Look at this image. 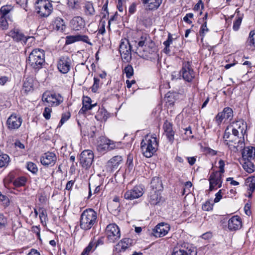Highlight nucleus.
<instances>
[{
    "instance_id": "5",
    "label": "nucleus",
    "mask_w": 255,
    "mask_h": 255,
    "mask_svg": "<svg viewBox=\"0 0 255 255\" xmlns=\"http://www.w3.org/2000/svg\"><path fill=\"white\" fill-rule=\"evenodd\" d=\"M232 132V135L234 137L229 140V142H227V145H228L230 149L234 152H237L239 150L243 149L244 147V136L239 137V133L240 132L239 130L233 128L231 129Z\"/></svg>"
},
{
    "instance_id": "54",
    "label": "nucleus",
    "mask_w": 255,
    "mask_h": 255,
    "mask_svg": "<svg viewBox=\"0 0 255 255\" xmlns=\"http://www.w3.org/2000/svg\"><path fill=\"white\" fill-rule=\"evenodd\" d=\"M213 204L210 201H207L202 205V208L206 211H209L213 209Z\"/></svg>"
},
{
    "instance_id": "24",
    "label": "nucleus",
    "mask_w": 255,
    "mask_h": 255,
    "mask_svg": "<svg viewBox=\"0 0 255 255\" xmlns=\"http://www.w3.org/2000/svg\"><path fill=\"white\" fill-rule=\"evenodd\" d=\"M163 128L167 139L172 143L174 139V131L173 130L172 124L166 120L163 124Z\"/></svg>"
},
{
    "instance_id": "9",
    "label": "nucleus",
    "mask_w": 255,
    "mask_h": 255,
    "mask_svg": "<svg viewBox=\"0 0 255 255\" xmlns=\"http://www.w3.org/2000/svg\"><path fill=\"white\" fill-rule=\"evenodd\" d=\"M115 143L104 136L99 137L97 141V149L99 152H105L116 148Z\"/></svg>"
},
{
    "instance_id": "15",
    "label": "nucleus",
    "mask_w": 255,
    "mask_h": 255,
    "mask_svg": "<svg viewBox=\"0 0 255 255\" xmlns=\"http://www.w3.org/2000/svg\"><path fill=\"white\" fill-rule=\"evenodd\" d=\"M223 174L218 171L213 172L209 178V190L213 191L217 188H220L222 184Z\"/></svg>"
},
{
    "instance_id": "7",
    "label": "nucleus",
    "mask_w": 255,
    "mask_h": 255,
    "mask_svg": "<svg viewBox=\"0 0 255 255\" xmlns=\"http://www.w3.org/2000/svg\"><path fill=\"white\" fill-rule=\"evenodd\" d=\"M37 12L41 17H47L51 13L53 7L51 3L47 0H39L35 4Z\"/></svg>"
},
{
    "instance_id": "45",
    "label": "nucleus",
    "mask_w": 255,
    "mask_h": 255,
    "mask_svg": "<svg viewBox=\"0 0 255 255\" xmlns=\"http://www.w3.org/2000/svg\"><path fill=\"white\" fill-rule=\"evenodd\" d=\"M77 36L78 41H82L89 44L90 45H92V43L91 42L90 40L87 35L78 34H77Z\"/></svg>"
},
{
    "instance_id": "12",
    "label": "nucleus",
    "mask_w": 255,
    "mask_h": 255,
    "mask_svg": "<svg viewBox=\"0 0 255 255\" xmlns=\"http://www.w3.org/2000/svg\"><path fill=\"white\" fill-rule=\"evenodd\" d=\"M144 193V188L142 185L134 186L130 190H127L124 195L126 200H133L141 197Z\"/></svg>"
},
{
    "instance_id": "6",
    "label": "nucleus",
    "mask_w": 255,
    "mask_h": 255,
    "mask_svg": "<svg viewBox=\"0 0 255 255\" xmlns=\"http://www.w3.org/2000/svg\"><path fill=\"white\" fill-rule=\"evenodd\" d=\"M146 40V37L142 36L138 43L137 50L139 53V56L143 58L148 57V54H152L156 50L154 43L151 41L150 45L147 46Z\"/></svg>"
},
{
    "instance_id": "8",
    "label": "nucleus",
    "mask_w": 255,
    "mask_h": 255,
    "mask_svg": "<svg viewBox=\"0 0 255 255\" xmlns=\"http://www.w3.org/2000/svg\"><path fill=\"white\" fill-rule=\"evenodd\" d=\"M105 233L108 241L110 243H115L121 237L120 228L116 224L108 225L106 227Z\"/></svg>"
},
{
    "instance_id": "4",
    "label": "nucleus",
    "mask_w": 255,
    "mask_h": 255,
    "mask_svg": "<svg viewBox=\"0 0 255 255\" xmlns=\"http://www.w3.org/2000/svg\"><path fill=\"white\" fill-rule=\"evenodd\" d=\"M195 72L189 62L183 63L182 67L179 73L174 72L172 74L173 79H178V77L182 76L183 80L188 82H191L195 78Z\"/></svg>"
},
{
    "instance_id": "57",
    "label": "nucleus",
    "mask_w": 255,
    "mask_h": 255,
    "mask_svg": "<svg viewBox=\"0 0 255 255\" xmlns=\"http://www.w3.org/2000/svg\"><path fill=\"white\" fill-rule=\"evenodd\" d=\"M231 127L230 126L228 127L227 128L225 129L223 138L225 139V143L227 145V142H229V140H228L227 139L229 138L230 137V130Z\"/></svg>"
},
{
    "instance_id": "29",
    "label": "nucleus",
    "mask_w": 255,
    "mask_h": 255,
    "mask_svg": "<svg viewBox=\"0 0 255 255\" xmlns=\"http://www.w3.org/2000/svg\"><path fill=\"white\" fill-rule=\"evenodd\" d=\"M150 191L156 192H161L163 189L162 182L159 178L157 177H153L150 182Z\"/></svg>"
},
{
    "instance_id": "13",
    "label": "nucleus",
    "mask_w": 255,
    "mask_h": 255,
    "mask_svg": "<svg viewBox=\"0 0 255 255\" xmlns=\"http://www.w3.org/2000/svg\"><path fill=\"white\" fill-rule=\"evenodd\" d=\"M42 101L49 104L51 106H57L63 101L60 95L50 92H45L42 96Z\"/></svg>"
},
{
    "instance_id": "61",
    "label": "nucleus",
    "mask_w": 255,
    "mask_h": 255,
    "mask_svg": "<svg viewBox=\"0 0 255 255\" xmlns=\"http://www.w3.org/2000/svg\"><path fill=\"white\" fill-rule=\"evenodd\" d=\"M172 36L170 33H169L167 39L163 42V45L166 47H169L170 45L172 43Z\"/></svg>"
},
{
    "instance_id": "49",
    "label": "nucleus",
    "mask_w": 255,
    "mask_h": 255,
    "mask_svg": "<svg viewBox=\"0 0 255 255\" xmlns=\"http://www.w3.org/2000/svg\"><path fill=\"white\" fill-rule=\"evenodd\" d=\"M249 45H253L255 47V31H252L250 32L249 37L248 40Z\"/></svg>"
},
{
    "instance_id": "27",
    "label": "nucleus",
    "mask_w": 255,
    "mask_h": 255,
    "mask_svg": "<svg viewBox=\"0 0 255 255\" xmlns=\"http://www.w3.org/2000/svg\"><path fill=\"white\" fill-rule=\"evenodd\" d=\"M13 10V7L11 5H5L1 7L0 9V16L8 18L11 20L12 12Z\"/></svg>"
},
{
    "instance_id": "63",
    "label": "nucleus",
    "mask_w": 255,
    "mask_h": 255,
    "mask_svg": "<svg viewBox=\"0 0 255 255\" xmlns=\"http://www.w3.org/2000/svg\"><path fill=\"white\" fill-rule=\"evenodd\" d=\"M93 240L94 241L95 248H97L98 246L103 245L104 243V239L103 238H99L97 240L94 238Z\"/></svg>"
},
{
    "instance_id": "36",
    "label": "nucleus",
    "mask_w": 255,
    "mask_h": 255,
    "mask_svg": "<svg viewBox=\"0 0 255 255\" xmlns=\"http://www.w3.org/2000/svg\"><path fill=\"white\" fill-rule=\"evenodd\" d=\"M84 11L87 15H93L95 13V10L93 4L91 2H86L84 6Z\"/></svg>"
},
{
    "instance_id": "25",
    "label": "nucleus",
    "mask_w": 255,
    "mask_h": 255,
    "mask_svg": "<svg viewBox=\"0 0 255 255\" xmlns=\"http://www.w3.org/2000/svg\"><path fill=\"white\" fill-rule=\"evenodd\" d=\"M242 153L243 160H252L255 156V148L252 146L243 147Z\"/></svg>"
},
{
    "instance_id": "42",
    "label": "nucleus",
    "mask_w": 255,
    "mask_h": 255,
    "mask_svg": "<svg viewBox=\"0 0 255 255\" xmlns=\"http://www.w3.org/2000/svg\"><path fill=\"white\" fill-rule=\"evenodd\" d=\"M26 181V178L23 176H21L15 179L13 182V185L15 187L22 186L25 185Z\"/></svg>"
},
{
    "instance_id": "53",
    "label": "nucleus",
    "mask_w": 255,
    "mask_h": 255,
    "mask_svg": "<svg viewBox=\"0 0 255 255\" xmlns=\"http://www.w3.org/2000/svg\"><path fill=\"white\" fill-rule=\"evenodd\" d=\"M8 20H9L8 18L0 16V26L3 29L7 28L8 26Z\"/></svg>"
},
{
    "instance_id": "64",
    "label": "nucleus",
    "mask_w": 255,
    "mask_h": 255,
    "mask_svg": "<svg viewBox=\"0 0 255 255\" xmlns=\"http://www.w3.org/2000/svg\"><path fill=\"white\" fill-rule=\"evenodd\" d=\"M193 17V14L192 13H187L186 15L183 17V20L187 23L191 24L192 21L189 18H192Z\"/></svg>"
},
{
    "instance_id": "59",
    "label": "nucleus",
    "mask_w": 255,
    "mask_h": 255,
    "mask_svg": "<svg viewBox=\"0 0 255 255\" xmlns=\"http://www.w3.org/2000/svg\"><path fill=\"white\" fill-rule=\"evenodd\" d=\"M70 117V114L69 113L62 114L61 119L59 123V126H61L65 122H66Z\"/></svg>"
},
{
    "instance_id": "19",
    "label": "nucleus",
    "mask_w": 255,
    "mask_h": 255,
    "mask_svg": "<svg viewBox=\"0 0 255 255\" xmlns=\"http://www.w3.org/2000/svg\"><path fill=\"white\" fill-rule=\"evenodd\" d=\"M57 160L56 154L52 152L44 153L40 158L41 164L45 166H53Z\"/></svg>"
},
{
    "instance_id": "37",
    "label": "nucleus",
    "mask_w": 255,
    "mask_h": 255,
    "mask_svg": "<svg viewBox=\"0 0 255 255\" xmlns=\"http://www.w3.org/2000/svg\"><path fill=\"white\" fill-rule=\"evenodd\" d=\"M54 26L57 30L63 31L65 28L64 20L59 17L55 19L54 22Z\"/></svg>"
},
{
    "instance_id": "16",
    "label": "nucleus",
    "mask_w": 255,
    "mask_h": 255,
    "mask_svg": "<svg viewBox=\"0 0 255 255\" xmlns=\"http://www.w3.org/2000/svg\"><path fill=\"white\" fill-rule=\"evenodd\" d=\"M72 60L68 56H62L60 57L57 63L59 71L63 74L67 73L71 67Z\"/></svg>"
},
{
    "instance_id": "51",
    "label": "nucleus",
    "mask_w": 255,
    "mask_h": 255,
    "mask_svg": "<svg viewBox=\"0 0 255 255\" xmlns=\"http://www.w3.org/2000/svg\"><path fill=\"white\" fill-rule=\"evenodd\" d=\"M77 34L74 35L67 36L66 38V44H70L77 42Z\"/></svg>"
},
{
    "instance_id": "56",
    "label": "nucleus",
    "mask_w": 255,
    "mask_h": 255,
    "mask_svg": "<svg viewBox=\"0 0 255 255\" xmlns=\"http://www.w3.org/2000/svg\"><path fill=\"white\" fill-rule=\"evenodd\" d=\"M52 112V109L49 107H46L44 109L43 113V116L46 120L50 119L51 113Z\"/></svg>"
},
{
    "instance_id": "43",
    "label": "nucleus",
    "mask_w": 255,
    "mask_h": 255,
    "mask_svg": "<svg viewBox=\"0 0 255 255\" xmlns=\"http://www.w3.org/2000/svg\"><path fill=\"white\" fill-rule=\"evenodd\" d=\"M209 31V29L207 26V21H204L200 28L199 33L200 36L202 37V40L205 36V34Z\"/></svg>"
},
{
    "instance_id": "30",
    "label": "nucleus",
    "mask_w": 255,
    "mask_h": 255,
    "mask_svg": "<svg viewBox=\"0 0 255 255\" xmlns=\"http://www.w3.org/2000/svg\"><path fill=\"white\" fill-rule=\"evenodd\" d=\"M92 100L89 97H83V106L79 111V113L84 114L87 111L91 110L95 104H91Z\"/></svg>"
},
{
    "instance_id": "1",
    "label": "nucleus",
    "mask_w": 255,
    "mask_h": 255,
    "mask_svg": "<svg viewBox=\"0 0 255 255\" xmlns=\"http://www.w3.org/2000/svg\"><path fill=\"white\" fill-rule=\"evenodd\" d=\"M97 222V213L92 208L85 209L81 214L79 225L80 228L83 230H89L96 225Z\"/></svg>"
},
{
    "instance_id": "52",
    "label": "nucleus",
    "mask_w": 255,
    "mask_h": 255,
    "mask_svg": "<svg viewBox=\"0 0 255 255\" xmlns=\"http://www.w3.org/2000/svg\"><path fill=\"white\" fill-rule=\"evenodd\" d=\"M100 79L98 78H94V84L91 88L92 91L96 93L99 88Z\"/></svg>"
},
{
    "instance_id": "60",
    "label": "nucleus",
    "mask_w": 255,
    "mask_h": 255,
    "mask_svg": "<svg viewBox=\"0 0 255 255\" xmlns=\"http://www.w3.org/2000/svg\"><path fill=\"white\" fill-rule=\"evenodd\" d=\"M41 211L40 212L39 218L41 222L42 223L43 222H45L47 218L46 212L45 210L40 209Z\"/></svg>"
},
{
    "instance_id": "23",
    "label": "nucleus",
    "mask_w": 255,
    "mask_h": 255,
    "mask_svg": "<svg viewBox=\"0 0 255 255\" xmlns=\"http://www.w3.org/2000/svg\"><path fill=\"white\" fill-rule=\"evenodd\" d=\"M131 245V240L125 238L121 240L115 246V250L118 252H124Z\"/></svg>"
},
{
    "instance_id": "33",
    "label": "nucleus",
    "mask_w": 255,
    "mask_h": 255,
    "mask_svg": "<svg viewBox=\"0 0 255 255\" xmlns=\"http://www.w3.org/2000/svg\"><path fill=\"white\" fill-rule=\"evenodd\" d=\"M142 1L143 4H148L149 9L155 10L161 5L162 0H142Z\"/></svg>"
},
{
    "instance_id": "22",
    "label": "nucleus",
    "mask_w": 255,
    "mask_h": 255,
    "mask_svg": "<svg viewBox=\"0 0 255 255\" xmlns=\"http://www.w3.org/2000/svg\"><path fill=\"white\" fill-rule=\"evenodd\" d=\"M242 227L241 219L238 216H234L228 221V228L230 231H234L240 229Z\"/></svg>"
},
{
    "instance_id": "55",
    "label": "nucleus",
    "mask_w": 255,
    "mask_h": 255,
    "mask_svg": "<svg viewBox=\"0 0 255 255\" xmlns=\"http://www.w3.org/2000/svg\"><path fill=\"white\" fill-rule=\"evenodd\" d=\"M108 1L107 0L106 3L103 5L102 7L101 15L103 18H106L107 15L109 14V12L108 11Z\"/></svg>"
},
{
    "instance_id": "34",
    "label": "nucleus",
    "mask_w": 255,
    "mask_h": 255,
    "mask_svg": "<svg viewBox=\"0 0 255 255\" xmlns=\"http://www.w3.org/2000/svg\"><path fill=\"white\" fill-rule=\"evenodd\" d=\"M35 81L33 77H28L24 81L23 87L25 92H29L33 89Z\"/></svg>"
},
{
    "instance_id": "28",
    "label": "nucleus",
    "mask_w": 255,
    "mask_h": 255,
    "mask_svg": "<svg viewBox=\"0 0 255 255\" xmlns=\"http://www.w3.org/2000/svg\"><path fill=\"white\" fill-rule=\"evenodd\" d=\"M230 127L238 129L240 132L242 136H244L246 133L247 125L243 121H238L233 123Z\"/></svg>"
},
{
    "instance_id": "46",
    "label": "nucleus",
    "mask_w": 255,
    "mask_h": 255,
    "mask_svg": "<svg viewBox=\"0 0 255 255\" xmlns=\"http://www.w3.org/2000/svg\"><path fill=\"white\" fill-rule=\"evenodd\" d=\"M26 168L27 170L33 174H35L38 171V168L36 165L32 162H28L27 163Z\"/></svg>"
},
{
    "instance_id": "47",
    "label": "nucleus",
    "mask_w": 255,
    "mask_h": 255,
    "mask_svg": "<svg viewBox=\"0 0 255 255\" xmlns=\"http://www.w3.org/2000/svg\"><path fill=\"white\" fill-rule=\"evenodd\" d=\"M242 21V17L241 16H238L236 18L235 20L234 21L233 29L234 31H238L241 24Z\"/></svg>"
},
{
    "instance_id": "35",
    "label": "nucleus",
    "mask_w": 255,
    "mask_h": 255,
    "mask_svg": "<svg viewBox=\"0 0 255 255\" xmlns=\"http://www.w3.org/2000/svg\"><path fill=\"white\" fill-rule=\"evenodd\" d=\"M252 160H243V167L248 173H252L254 171L255 167Z\"/></svg>"
},
{
    "instance_id": "38",
    "label": "nucleus",
    "mask_w": 255,
    "mask_h": 255,
    "mask_svg": "<svg viewBox=\"0 0 255 255\" xmlns=\"http://www.w3.org/2000/svg\"><path fill=\"white\" fill-rule=\"evenodd\" d=\"M14 178L15 175L14 173H9L3 180L4 186L7 188H9L10 184L12 182L13 183V181L14 180Z\"/></svg>"
},
{
    "instance_id": "44",
    "label": "nucleus",
    "mask_w": 255,
    "mask_h": 255,
    "mask_svg": "<svg viewBox=\"0 0 255 255\" xmlns=\"http://www.w3.org/2000/svg\"><path fill=\"white\" fill-rule=\"evenodd\" d=\"M247 183H248L249 190L252 193L255 189V176L248 178Z\"/></svg>"
},
{
    "instance_id": "10",
    "label": "nucleus",
    "mask_w": 255,
    "mask_h": 255,
    "mask_svg": "<svg viewBox=\"0 0 255 255\" xmlns=\"http://www.w3.org/2000/svg\"><path fill=\"white\" fill-rule=\"evenodd\" d=\"M119 51L124 62H128L131 59V46L128 39H122L121 41Z\"/></svg>"
},
{
    "instance_id": "18",
    "label": "nucleus",
    "mask_w": 255,
    "mask_h": 255,
    "mask_svg": "<svg viewBox=\"0 0 255 255\" xmlns=\"http://www.w3.org/2000/svg\"><path fill=\"white\" fill-rule=\"evenodd\" d=\"M170 225L163 222L157 224L153 230V234L156 238H160L165 236L170 230Z\"/></svg>"
},
{
    "instance_id": "2",
    "label": "nucleus",
    "mask_w": 255,
    "mask_h": 255,
    "mask_svg": "<svg viewBox=\"0 0 255 255\" xmlns=\"http://www.w3.org/2000/svg\"><path fill=\"white\" fill-rule=\"evenodd\" d=\"M158 146L156 138L155 136L146 135L140 143L143 155L149 158L156 152Z\"/></svg>"
},
{
    "instance_id": "48",
    "label": "nucleus",
    "mask_w": 255,
    "mask_h": 255,
    "mask_svg": "<svg viewBox=\"0 0 255 255\" xmlns=\"http://www.w3.org/2000/svg\"><path fill=\"white\" fill-rule=\"evenodd\" d=\"M124 71L126 74V76L128 78H130L133 75V69L130 65H127L125 68Z\"/></svg>"
},
{
    "instance_id": "58",
    "label": "nucleus",
    "mask_w": 255,
    "mask_h": 255,
    "mask_svg": "<svg viewBox=\"0 0 255 255\" xmlns=\"http://www.w3.org/2000/svg\"><path fill=\"white\" fill-rule=\"evenodd\" d=\"M31 231L35 233L38 239H40V226H32L31 228Z\"/></svg>"
},
{
    "instance_id": "39",
    "label": "nucleus",
    "mask_w": 255,
    "mask_h": 255,
    "mask_svg": "<svg viewBox=\"0 0 255 255\" xmlns=\"http://www.w3.org/2000/svg\"><path fill=\"white\" fill-rule=\"evenodd\" d=\"M9 161L10 158L8 155L6 154L0 155V168L7 166Z\"/></svg>"
},
{
    "instance_id": "14",
    "label": "nucleus",
    "mask_w": 255,
    "mask_h": 255,
    "mask_svg": "<svg viewBox=\"0 0 255 255\" xmlns=\"http://www.w3.org/2000/svg\"><path fill=\"white\" fill-rule=\"evenodd\" d=\"M94 153L91 150H85L80 155V163L86 169L89 168L92 165L94 159Z\"/></svg>"
},
{
    "instance_id": "50",
    "label": "nucleus",
    "mask_w": 255,
    "mask_h": 255,
    "mask_svg": "<svg viewBox=\"0 0 255 255\" xmlns=\"http://www.w3.org/2000/svg\"><path fill=\"white\" fill-rule=\"evenodd\" d=\"M7 224V219L3 215L0 214V230L4 229Z\"/></svg>"
},
{
    "instance_id": "62",
    "label": "nucleus",
    "mask_w": 255,
    "mask_h": 255,
    "mask_svg": "<svg viewBox=\"0 0 255 255\" xmlns=\"http://www.w3.org/2000/svg\"><path fill=\"white\" fill-rule=\"evenodd\" d=\"M225 162L224 160L220 159L219 161V171H218L222 174H223V173L225 172Z\"/></svg>"
},
{
    "instance_id": "41",
    "label": "nucleus",
    "mask_w": 255,
    "mask_h": 255,
    "mask_svg": "<svg viewBox=\"0 0 255 255\" xmlns=\"http://www.w3.org/2000/svg\"><path fill=\"white\" fill-rule=\"evenodd\" d=\"M96 248L94 246V241L92 240L88 246L84 250L81 255H88L90 252L94 251Z\"/></svg>"
},
{
    "instance_id": "26",
    "label": "nucleus",
    "mask_w": 255,
    "mask_h": 255,
    "mask_svg": "<svg viewBox=\"0 0 255 255\" xmlns=\"http://www.w3.org/2000/svg\"><path fill=\"white\" fill-rule=\"evenodd\" d=\"M161 192L150 191L148 196L149 202L153 205H157L162 200Z\"/></svg>"
},
{
    "instance_id": "31",
    "label": "nucleus",
    "mask_w": 255,
    "mask_h": 255,
    "mask_svg": "<svg viewBox=\"0 0 255 255\" xmlns=\"http://www.w3.org/2000/svg\"><path fill=\"white\" fill-rule=\"evenodd\" d=\"M10 35L16 41L25 42L27 40L26 37L18 29H14L10 32Z\"/></svg>"
},
{
    "instance_id": "21",
    "label": "nucleus",
    "mask_w": 255,
    "mask_h": 255,
    "mask_svg": "<svg viewBox=\"0 0 255 255\" xmlns=\"http://www.w3.org/2000/svg\"><path fill=\"white\" fill-rule=\"evenodd\" d=\"M70 25L72 29L75 31H79L83 29L85 26L84 19L81 16H75L70 22Z\"/></svg>"
},
{
    "instance_id": "17",
    "label": "nucleus",
    "mask_w": 255,
    "mask_h": 255,
    "mask_svg": "<svg viewBox=\"0 0 255 255\" xmlns=\"http://www.w3.org/2000/svg\"><path fill=\"white\" fill-rule=\"evenodd\" d=\"M22 119L15 114H12L7 120L6 125L8 128L10 130L18 129L21 125Z\"/></svg>"
},
{
    "instance_id": "3",
    "label": "nucleus",
    "mask_w": 255,
    "mask_h": 255,
    "mask_svg": "<svg viewBox=\"0 0 255 255\" xmlns=\"http://www.w3.org/2000/svg\"><path fill=\"white\" fill-rule=\"evenodd\" d=\"M45 62V53L41 49H33L29 55L28 64L35 70L38 71L42 67Z\"/></svg>"
},
{
    "instance_id": "20",
    "label": "nucleus",
    "mask_w": 255,
    "mask_h": 255,
    "mask_svg": "<svg viewBox=\"0 0 255 255\" xmlns=\"http://www.w3.org/2000/svg\"><path fill=\"white\" fill-rule=\"evenodd\" d=\"M233 116V112L229 107L225 108L223 112L219 113L215 117V120L218 124L220 125L224 119L231 120Z\"/></svg>"
},
{
    "instance_id": "11",
    "label": "nucleus",
    "mask_w": 255,
    "mask_h": 255,
    "mask_svg": "<svg viewBox=\"0 0 255 255\" xmlns=\"http://www.w3.org/2000/svg\"><path fill=\"white\" fill-rule=\"evenodd\" d=\"M172 255H197V252L189 244L183 243L174 248Z\"/></svg>"
},
{
    "instance_id": "32",
    "label": "nucleus",
    "mask_w": 255,
    "mask_h": 255,
    "mask_svg": "<svg viewBox=\"0 0 255 255\" xmlns=\"http://www.w3.org/2000/svg\"><path fill=\"white\" fill-rule=\"evenodd\" d=\"M123 158L121 156L117 155L112 158L108 162V166L112 169H116L122 163Z\"/></svg>"
},
{
    "instance_id": "40",
    "label": "nucleus",
    "mask_w": 255,
    "mask_h": 255,
    "mask_svg": "<svg viewBox=\"0 0 255 255\" xmlns=\"http://www.w3.org/2000/svg\"><path fill=\"white\" fill-rule=\"evenodd\" d=\"M81 0H68L69 7L73 9H78L80 7Z\"/></svg>"
}]
</instances>
